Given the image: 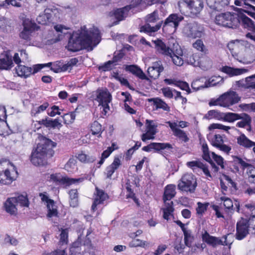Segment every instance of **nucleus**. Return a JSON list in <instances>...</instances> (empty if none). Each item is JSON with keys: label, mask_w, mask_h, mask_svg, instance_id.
Wrapping results in <instances>:
<instances>
[{"label": "nucleus", "mask_w": 255, "mask_h": 255, "mask_svg": "<svg viewBox=\"0 0 255 255\" xmlns=\"http://www.w3.org/2000/svg\"><path fill=\"white\" fill-rule=\"evenodd\" d=\"M206 2L209 7L217 11L222 10L229 4V0H206Z\"/></svg>", "instance_id": "obj_24"}, {"label": "nucleus", "mask_w": 255, "mask_h": 255, "mask_svg": "<svg viewBox=\"0 0 255 255\" xmlns=\"http://www.w3.org/2000/svg\"><path fill=\"white\" fill-rule=\"evenodd\" d=\"M174 135L177 137L180 140L184 141V142H187L189 141V138L188 137L186 132L180 129L177 130Z\"/></svg>", "instance_id": "obj_55"}, {"label": "nucleus", "mask_w": 255, "mask_h": 255, "mask_svg": "<svg viewBox=\"0 0 255 255\" xmlns=\"http://www.w3.org/2000/svg\"><path fill=\"white\" fill-rule=\"evenodd\" d=\"M237 143L246 148H250L254 146V142L250 140L247 137L242 133L237 137Z\"/></svg>", "instance_id": "obj_35"}, {"label": "nucleus", "mask_w": 255, "mask_h": 255, "mask_svg": "<svg viewBox=\"0 0 255 255\" xmlns=\"http://www.w3.org/2000/svg\"><path fill=\"white\" fill-rule=\"evenodd\" d=\"M193 46L197 50L201 51L204 54L208 53V49L206 48L202 40L201 39H197L195 42L193 44Z\"/></svg>", "instance_id": "obj_48"}, {"label": "nucleus", "mask_w": 255, "mask_h": 255, "mask_svg": "<svg viewBox=\"0 0 255 255\" xmlns=\"http://www.w3.org/2000/svg\"><path fill=\"white\" fill-rule=\"evenodd\" d=\"M237 10L239 11V13L237 14V19L239 21L238 26L241 24L245 28L248 29V30L255 32V25L253 21L241 12H245V10L241 8H237Z\"/></svg>", "instance_id": "obj_13"}, {"label": "nucleus", "mask_w": 255, "mask_h": 255, "mask_svg": "<svg viewBox=\"0 0 255 255\" xmlns=\"http://www.w3.org/2000/svg\"><path fill=\"white\" fill-rule=\"evenodd\" d=\"M121 165V160L119 157H115L113 163L108 166L106 169L105 174L106 175L107 178L111 179L112 175L115 172L120 166Z\"/></svg>", "instance_id": "obj_30"}, {"label": "nucleus", "mask_w": 255, "mask_h": 255, "mask_svg": "<svg viewBox=\"0 0 255 255\" xmlns=\"http://www.w3.org/2000/svg\"><path fill=\"white\" fill-rule=\"evenodd\" d=\"M45 12L50 18V22L51 23H56L60 21V10L56 6L53 5H49L45 9Z\"/></svg>", "instance_id": "obj_19"}, {"label": "nucleus", "mask_w": 255, "mask_h": 255, "mask_svg": "<svg viewBox=\"0 0 255 255\" xmlns=\"http://www.w3.org/2000/svg\"><path fill=\"white\" fill-rule=\"evenodd\" d=\"M18 204L21 206L28 207L29 201L27 197L21 195L17 197L8 198L4 203L5 211L11 215H15L17 212L16 206Z\"/></svg>", "instance_id": "obj_4"}, {"label": "nucleus", "mask_w": 255, "mask_h": 255, "mask_svg": "<svg viewBox=\"0 0 255 255\" xmlns=\"http://www.w3.org/2000/svg\"><path fill=\"white\" fill-rule=\"evenodd\" d=\"M212 157L218 165H220L222 169H224L225 166L224 165V159L220 156L216 154L215 152H212Z\"/></svg>", "instance_id": "obj_62"}, {"label": "nucleus", "mask_w": 255, "mask_h": 255, "mask_svg": "<svg viewBox=\"0 0 255 255\" xmlns=\"http://www.w3.org/2000/svg\"><path fill=\"white\" fill-rule=\"evenodd\" d=\"M207 61V64H204L203 60H200L199 57L196 54L188 56L187 58V63L194 67H200L204 70L210 68L212 65V61L209 58L205 59Z\"/></svg>", "instance_id": "obj_14"}, {"label": "nucleus", "mask_w": 255, "mask_h": 255, "mask_svg": "<svg viewBox=\"0 0 255 255\" xmlns=\"http://www.w3.org/2000/svg\"><path fill=\"white\" fill-rule=\"evenodd\" d=\"M56 146V143L47 138H43L37 147L32 151L30 161L35 166L44 165L48 154L52 156L54 151L52 148Z\"/></svg>", "instance_id": "obj_2"}, {"label": "nucleus", "mask_w": 255, "mask_h": 255, "mask_svg": "<svg viewBox=\"0 0 255 255\" xmlns=\"http://www.w3.org/2000/svg\"><path fill=\"white\" fill-rule=\"evenodd\" d=\"M135 7V5L130 4L122 8H117L113 12V15L117 19L113 22L114 25L118 24L119 22L124 20L128 15L129 10Z\"/></svg>", "instance_id": "obj_16"}, {"label": "nucleus", "mask_w": 255, "mask_h": 255, "mask_svg": "<svg viewBox=\"0 0 255 255\" xmlns=\"http://www.w3.org/2000/svg\"><path fill=\"white\" fill-rule=\"evenodd\" d=\"M152 123H153V121H151V120H146V124L147 125L146 132H147L151 135H154L156 134V133L157 132V131H156L157 126L154 125H152Z\"/></svg>", "instance_id": "obj_52"}, {"label": "nucleus", "mask_w": 255, "mask_h": 255, "mask_svg": "<svg viewBox=\"0 0 255 255\" xmlns=\"http://www.w3.org/2000/svg\"><path fill=\"white\" fill-rule=\"evenodd\" d=\"M183 17L176 13L171 14L163 22L162 29L163 31L168 30V27L172 29V32H175L179 26V23L183 20Z\"/></svg>", "instance_id": "obj_11"}, {"label": "nucleus", "mask_w": 255, "mask_h": 255, "mask_svg": "<svg viewBox=\"0 0 255 255\" xmlns=\"http://www.w3.org/2000/svg\"><path fill=\"white\" fill-rule=\"evenodd\" d=\"M96 100L99 102V105H101L103 108L104 114L110 110L109 104L112 100V95L107 89L98 90L97 92Z\"/></svg>", "instance_id": "obj_9"}, {"label": "nucleus", "mask_w": 255, "mask_h": 255, "mask_svg": "<svg viewBox=\"0 0 255 255\" xmlns=\"http://www.w3.org/2000/svg\"><path fill=\"white\" fill-rule=\"evenodd\" d=\"M125 70L127 71L130 72V73L135 75L136 76H137L141 80H149V79L143 72L141 69L136 65H126L125 67Z\"/></svg>", "instance_id": "obj_28"}, {"label": "nucleus", "mask_w": 255, "mask_h": 255, "mask_svg": "<svg viewBox=\"0 0 255 255\" xmlns=\"http://www.w3.org/2000/svg\"><path fill=\"white\" fill-rule=\"evenodd\" d=\"M240 118H241L240 114L233 113H223V116H222V120L230 123H232L236 120H240Z\"/></svg>", "instance_id": "obj_43"}, {"label": "nucleus", "mask_w": 255, "mask_h": 255, "mask_svg": "<svg viewBox=\"0 0 255 255\" xmlns=\"http://www.w3.org/2000/svg\"><path fill=\"white\" fill-rule=\"evenodd\" d=\"M70 206L76 207L78 205V193L77 189H71L69 192Z\"/></svg>", "instance_id": "obj_41"}, {"label": "nucleus", "mask_w": 255, "mask_h": 255, "mask_svg": "<svg viewBox=\"0 0 255 255\" xmlns=\"http://www.w3.org/2000/svg\"><path fill=\"white\" fill-rule=\"evenodd\" d=\"M49 103L44 102L42 105L39 106H33L31 110V114L32 116L35 117L37 115L44 111L49 106Z\"/></svg>", "instance_id": "obj_44"}, {"label": "nucleus", "mask_w": 255, "mask_h": 255, "mask_svg": "<svg viewBox=\"0 0 255 255\" xmlns=\"http://www.w3.org/2000/svg\"><path fill=\"white\" fill-rule=\"evenodd\" d=\"M223 143V137L219 134H215L211 140V144L216 148H218Z\"/></svg>", "instance_id": "obj_53"}, {"label": "nucleus", "mask_w": 255, "mask_h": 255, "mask_svg": "<svg viewBox=\"0 0 255 255\" xmlns=\"http://www.w3.org/2000/svg\"><path fill=\"white\" fill-rule=\"evenodd\" d=\"M247 168L248 182L252 184H255V167L249 164V166Z\"/></svg>", "instance_id": "obj_47"}, {"label": "nucleus", "mask_w": 255, "mask_h": 255, "mask_svg": "<svg viewBox=\"0 0 255 255\" xmlns=\"http://www.w3.org/2000/svg\"><path fill=\"white\" fill-rule=\"evenodd\" d=\"M75 116L76 115L75 113L72 112L64 114L63 116H62V118L63 119L65 123H66L67 121H68L69 123H73L75 119Z\"/></svg>", "instance_id": "obj_64"}, {"label": "nucleus", "mask_w": 255, "mask_h": 255, "mask_svg": "<svg viewBox=\"0 0 255 255\" xmlns=\"http://www.w3.org/2000/svg\"><path fill=\"white\" fill-rule=\"evenodd\" d=\"M237 17V14L222 13L216 16L215 22L218 25L234 29L238 27L239 21Z\"/></svg>", "instance_id": "obj_5"}, {"label": "nucleus", "mask_w": 255, "mask_h": 255, "mask_svg": "<svg viewBox=\"0 0 255 255\" xmlns=\"http://www.w3.org/2000/svg\"><path fill=\"white\" fill-rule=\"evenodd\" d=\"M164 70V67L162 66L161 62H156L152 63L151 66L148 67L147 69V73L149 76L154 79H157L160 73Z\"/></svg>", "instance_id": "obj_22"}, {"label": "nucleus", "mask_w": 255, "mask_h": 255, "mask_svg": "<svg viewBox=\"0 0 255 255\" xmlns=\"http://www.w3.org/2000/svg\"><path fill=\"white\" fill-rule=\"evenodd\" d=\"M13 66L12 56L8 52L2 53L0 58V69L9 70Z\"/></svg>", "instance_id": "obj_23"}, {"label": "nucleus", "mask_w": 255, "mask_h": 255, "mask_svg": "<svg viewBox=\"0 0 255 255\" xmlns=\"http://www.w3.org/2000/svg\"><path fill=\"white\" fill-rule=\"evenodd\" d=\"M224 80L220 76H213L209 79L208 80L205 81L204 86L202 87H210L215 86L218 84L223 83Z\"/></svg>", "instance_id": "obj_36"}, {"label": "nucleus", "mask_w": 255, "mask_h": 255, "mask_svg": "<svg viewBox=\"0 0 255 255\" xmlns=\"http://www.w3.org/2000/svg\"><path fill=\"white\" fill-rule=\"evenodd\" d=\"M174 49H175L174 50L175 52H173V53L171 54V56L169 57L172 58V61L175 65L179 66H181L183 64V60L181 57L182 56V51L180 47L174 48Z\"/></svg>", "instance_id": "obj_31"}, {"label": "nucleus", "mask_w": 255, "mask_h": 255, "mask_svg": "<svg viewBox=\"0 0 255 255\" xmlns=\"http://www.w3.org/2000/svg\"><path fill=\"white\" fill-rule=\"evenodd\" d=\"M204 79L203 78H200L199 79L196 80L194 81H193L192 83L191 87L193 89H195L196 90H199L200 89H202L204 88H205L206 87H202L204 86L203 85H201L200 83L201 82H203Z\"/></svg>", "instance_id": "obj_63"}, {"label": "nucleus", "mask_w": 255, "mask_h": 255, "mask_svg": "<svg viewBox=\"0 0 255 255\" xmlns=\"http://www.w3.org/2000/svg\"><path fill=\"white\" fill-rule=\"evenodd\" d=\"M96 189L97 196L95 199H97L100 201L101 203H103L105 200L108 198V195L103 190L99 189L97 187L96 188Z\"/></svg>", "instance_id": "obj_54"}, {"label": "nucleus", "mask_w": 255, "mask_h": 255, "mask_svg": "<svg viewBox=\"0 0 255 255\" xmlns=\"http://www.w3.org/2000/svg\"><path fill=\"white\" fill-rule=\"evenodd\" d=\"M38 123L39 125H43L47 128H59L62 126L58 119L52 120L48 117L39 121Z\"/></svg>", "instance_id": "obj_29"}, {"label": "nucleus", "mask_w": 255, "mask_h": 255, "mask_svg": "<svg viewBox=\"0 0 255 255\" xmlns=\"http://www.w3.org/2000/svg\"><path fill=\"white\" fill-rule=\"evenodd\" d=\"M46 207L48 209V213L47 214V217L51 218L57 216L58 211L57 209V206L53 200H50V202L46 204Z\"/></svg>", "instance_id": "obj_39"}, {"label": "nucleus", "mask_w": 255, "mask_h": 255, "mask_svg": "<svg viewBox=\"0 0 255 255\" xmlns=\"http://www.w3.org/2000/svg\"><path fill=\"white\" fill-rule=\"evenodd\" d=\"M202 149L203 151V158L211 164L214 172H218L219 170V167L216 165V164L211 159L210 155L209 148L206 143H203L202 146Z\"/></svg>", "instance_id": "obj_25"}, {"label": "nucleus", "mask_w": 255, "mask_h": 255, "mask_svg": "<svg viewBox=\"0 0 255 255\" xmlns=\"http://www.w3.org/2000/svg\"><path fill=\"white\" fill-rule=\"evenodd\" d=\"M233 160L232 163H233V165L234 166V168L236 170V171L239 172L240 171V169L238 166V164H240L243 170H244L248 166H249V163L246 162L244 161L241 157L237 156H232Z\"/></svg>", "instance_id": "obj_34"}, {"label": "nucleus", "mask_w": 255, "mask_h": 255, "mask_svg": "<svg viewBox=\"0 0 255 255\" xmlns=\"http://www.w3.org/2000/svg\"><path fill=\"white\" fill-rule=\"evenodd\" d=\"M197 183L196 179L192 173L184 174L179 181L178 188L179 190L193 193L195 192Z\"/></svg>", "instance_id": "obj_7"}, {"label": "nucleus", "mask_w": 255, "mask_h": 255, "mask_svg": "<svg viewBox=\"0 0 255 255\" xmlns=\"http://www.w3.org/2000/svg\"><path fill=\"white\" fill-rule=\"evenodd\" d=\"M23 29L19 33V36L23 39L29 40L31 33L36 29V24L27 19L23 21Z\"/></svg>", "instance_id": "obj_17"}, {"label": "nucleus", "mask_w": 255, "mask_h": 255, "mask_svg": "<svg viewBox=\"0 0 255 255\" xmlns=\"http://www.w3.org/2000/svg\"><path fill=\"white\" fill-rule=\"evenodd\" d=\"M100 40L101 36L98 29L88 30L85 26H83L70 36L68 44V50L73 52L83 49L92 51Z\"/></svg>", "instance_id": "obj_1"}, {"label": "nucleus", "mask_w": 255, "mask_h": 255, "mask_svg": "<svg viewBox=\"0 0 255 255\" xmlns=\"http://www.w3.org/2000/svg\"><path fill=\"white\" fill-rule=\"evenodd\" d=\"M187 165L191 168L193 170L195 169V167H198L202 170L203 172L205 174V175L207 177H210V178H212V176L210 174V172L208 168V167L206 164H203L202 162L199 161H192L188 162L187 163Z\"/></svg>", "instance_id": "obj_27"}, {"label": "nucleus", "mask_w": 255, "mask_h": 255, "mask_svg": "<svg viewBox=\"0 0 255 255\" xmlns=\"http://www.w3.org/2000/svg\"><path fill=\"white\" fill-rule=\"evenodd\" d=\"M184 236V242L186 246L190 247L193 241V237L191 236V232L190 231L185 230L183 231Z\"/></svg>", "instance_id": "obj_57"}, {"label": "nucleus", "mask_w": 255, "mask_h": 255, "mask_svg": "<svg viewBox=\"0 0 255 255\" xmlns=\"http://www.w3.org/2000/svg\"><path fill=\"white\" fill-rule=\"evenodd\" d=\"M240 120H242L241 121L239 122L237 124V127L239 128H245L247 125H250L252 123V119L251 117L246 113H242L240 114Z\"/></svg>", "instance_id": "obj_40"}, {"label": "nucleus", "mask_w": 255, "mask_h": 255, "mask_svg": "<svg viewBox=\"0 0 255 255\" xmlns=\"http://www.w3.org/2000/svg\"><path fill=\"white\" fill-rule=\"evenodd\" d=\"M246 220V224L248 227V228L249 229V231L251 232L252 233H255V217H252L249 219H245Z\"/></svg>", "instance_id": "obj_59"}, {"label": "nucleus", "mask_w": 255, "mask_h": 255, "mask_svg": "<svg viewBox=\"0 0 255 255\" xmlns=\"http://www.w3.org/2000/svg\"><path fill=\"white\" fill-rule=\"evenodd\" d=\"M51 70L55 73H60L67 70V66L61 61H57L53 63Z\"/></svg>", "instance_id": "obj_37"}, {"label": "nucleus", "mask_w": 255, "mask_h": 255, "mask_svg": "<svg viewBox=\"0 0 255 255\" xmlns=\"http://www.w3.org/2000/svg\"><path fill=\"white\" fill-rule=\"evenodd\" d=\"M224 103L222 105L224 107H229L239 102L241 100V97L236 91L230 90L229 92L222 95Z\"/></svg>", "instance_id": "obj_15"}, {"label": "nucleus", "mask_w": 255, "mask_h": 255, "mask_svg": "<svg viewBox=\"0 0 255 255\" xmlns=\"http://www.w3.org/2000/svg\"><path fill=\"white\" fill-rule=\"evenodd\" d=\"M50 18L47 16L46 13L44 11L43 13L40 14L36 18L37 22L40 24L45 25L51 23L50 22Z\"/></svg>", "instance_id": "obj_50"}, {"label": "nucleus", "mask_w": 255, "mask_h": 255, "mask_svg": "<svg viewBox=\"0 0 255 255\" xmlns=\"http://www.w3.org/2000/svg\"><path fill=\"white\" fill-rule=\"evenodd\" d=\"M185 31L189 37L196 38L202 36L204 29L201 24L194 21L188 24Z\"/></svg>", "instance_id": "obj_12"}, {"label": "nucleus", "mask_w": 255, "mask_h": 255, "mask_svg": "<svg viewBox=\"0 0 255 255\" xmlns=\"http://www.w3.org/2000/svg\"><path fill=\"white\" fill-rule=\"evenodd\" d=\"M223 113H221L217 110H210L208 112L205 116V118L207 119H211L213 118L217 120H222Z\"/></svg>", "instance_id": "obj_46"}, {"label": "nucleus", "mask_w": 255, "mask_h": 255, "mask_svg": "<svg viewBox=\"0 0 255 255\" xmlns=\"http://www.w3.org/2000/svg\"><path fill=\"white\" fill-rule=\"evenodd\" d=\"M15 72L18 76L27 78L31 74H34V66L33 68L24 65H18L15 68Z\"/></svg>", "instance_id": "obj_26"}, {"label": "nucleus", "mask_w": 255, "mask_h": 255, "mask_svg": "<svg viewBox=\"0 0 255 255\" xmlns=\"http://www.w3.org/2000/svg\"><path fill=\"white\" fill-rule=\"evenodd\" d=\"M247 83L246 80H241L236 81L235 84L233 85L232 89L235 91H240L241 88L246 89Z\"/></svg>", "instance_id": "obj_56"}, {"label": "nucleus", "mask_w": 255, "mask_h": 255, "mask_svg": "<svg viewBox=\"0 0 255 255\" xmlns=\"http://www.w3.org/2000/svg\"><path fill=\"white\" fill-rule=\"evenodd\" d=\"M51 179L54 181L59 182L61 184L66 186H70L72 184L82 182L85 180V178H71L67 177H60L54 175H51Z\"/></svg>", "instance_id": "obj_20"}, {"label": "nucleus", "mask_w": 255, "mask_h": 255, "mask_svg": "<svg viewBox=\"0 0 255 255\" xmlns=\"http://www.w3.org/2000/svg\"><path fill=\"white\" fill-rule=\"evenodd\" d=\"M114 66H115V65L111 60H109L105 63L103 65L99 66V70L104 72L112 70Z\"/></svg>", "instance_id": "obj_61"}, {"label": "nucleus", "mask_w": 255, "mask_h": 255, "mask_svg": "<svg viewBox=\"0 0 255 255\" xmlns=\"http://www.w3.org/2000/svg\"><path fill=\"white\" fill-rule=\"evenodd\" d=\"M246 219L242 218L237 224L236 238L237 240H241L245 238L249 233V229L246 223Z\"/></svg>", "instance_id": "obj_18"}, {"label": "nucleus", "mask_w": 255, "mask_h": 255, "mask_svg": "<svg viewBox=\"0 0 255 255\" xmlns=\"http://www.w3.org/2000/svg\"><path fill=\"white\" fill-rule=\"evenodd\" d=\"M158 12L157 10L147 14L145 17L146 23L140 28L141 32H144L151 35L152 33L157 31L163 24V20H160Z\"/></svg>", "instance_id": "obj_3"}, {"label": "nucleus", "mask_w": 255, "mask_h": 255, "mask_svg": "<svg viewBox=\"0 0 255 255\" xmlns=\"http://www.w3.org/2000/svg\"><path fill=\"white\" fill-rule=\"evenodd\" d=\"M77 158L81 162L85 163H91L94 162L96 157L93 156H90L85 153H81L78 154Z\"/></svg>", "instance_id": "obj_49"}, {"label": "nucleus", "mask_w": 255, "mask_h": 255, "mask_svg": "<svg viewBox=\"0 0 255 255\" xmlns=\"http://www.w3.org/2000/svg\"><path fill=\"white\" fill-rule=\"evenodd\" d=\"M150 101L153 102V105L155 106L156 109H162L164 111L167 112L170 111V108L161 99L159 98L151 99Z\"/></svg>", "instance_id": "obj_42"}, {"label": "nucleus", "mask_w": 255, "mask_h": 255, "mask_svg": "<svg viewBox=\"0 0 255 255\" xmlns=\"http://www.w3.org/2000/svg\"><path fill=\"white\" fill-rule=\"evenodd\" d=\"M176 194L175 186L173 185H168L166 186L163 196V201H170Z\"/></svg>", "instance_id": "obj_33"}, {"label": "nucleus", "mask_w": 255, "mask_h": 255, "mask_svg": "<svg viewBox=\"0 0 255 255\" xmlns=\"http://www.w3.org/2000/svg\"><path fill=\"white\" fill-rule=\"evenodd\" d=\"M0 28L6 32L10 31L12 29L10 20L4 17H0Z\"/></svg>", "instance_id": "obj_45"}, {"label": "nucleus", "mask_w": 255, "mask_h": 255, "mask_svg": "<svg viewBox=\"0 0 255 255\" xmlns=\"http://www.w3.org/2000/svg\"><path fill=\"white\" fill-rule=\"evenodd\" d=\"M232 236V235L231 234H228L222 237L223 240H221L219 238L210 235L207 231H205V233L202 234V238L203 241L207 244L213 247H216L218 245L227 246L230 244L231 243L228 242V238Z\"/></svg>", "instance_id": "obj_10"}, {"label": "nucleus", "mask_w": 255, "mask_h": 255, "mask_svg": "<svg viewBox=\"0 0 255 255\" xmlns=\"http://www.w3.org/2000/svg\"><path fill=\"white\" fill-rule=\"evenodd\" d=\"M185 2L193 16L198 14L203 7V2L202 0H185Z\"/></svg>", "instance_id": "obj_21"}, {"label": "nucleus", "mask_w": 255, "mask_h": 255, "mask_svg": "<svg viewBox=\"0 0 255 255\" xmlns=\"http://www.w3.org/2000/svg\"><path fill=\"white\" fill-rule=\"evenodd\" d=\"M13 180L10 176L9 170L6 169L4 172L0 171V183L3 184H9Z\"/></svg>", "instance_id": "obj_38"}, {"label": "nucleus", "mask_w": 255, "mask_h": 255, "mask_svg": "<svg viewBox=\"0 0 255 255\" xmlns=\"http://www.w3.org/2000/svg\"><path fill=\"white\" fill-rule=\"evenodd\" d=\"M91 128L92 134L96 135L99 134V136H101V134L102 132V126L100 124H99L97 121H95L92 124Z\"/></svg>", "instance_id": "obj_51"}, {"label": "nucleus", "mask_w": 255, "mask_h": 255, "mask_svg": "<svg viewBox=\"0 0 255 255\" xmlns=\"http://www.w3.org/2000/svg\"><path fill=\"white\" fill-rule=\"evenodd\" d=\"M172 149V145L169 143L151 142L147 145L143 146L142 150L146 152H150L153 150L154 152L160 153L164 156L166 154L165 152H171Z\"/></svg>", "instance_id": "obj_8"}, {"label": "nucleus", "mask_w": 255, "mask_h": 255, "mask_svg": "<svg viewBox=\"0 0 255 255\" xmlns=\"http://www.w3.org/2000/svg\"><path fill=\"white\" fill-rule=\"evenodd\" d=\"M152 42L154 44V48L157 53L167 57L171 56L173 52H175L174 48L179 47L178 44L173 39L169 42L168 45L159 39L152 40Z\"/></svg>", "instance_id": "obj_6"}, {"label": "nucleus", "mask_w": 255, "mask_h": 255, "mask_svg": "<svg viewBox=\"0 0 255 255\" xmlns=\"http://www.w3.org/2000/svg\"><path fill=\"white\" fill-rule=\"evenodd\" d=\"M208 128L209 130H212L213 129H220L226 131H228V130L231 128L235 129L234 127L231 128L230 127L226 126L220 124H212L210 125Z\"/></svg>", "instance_id": "obj_58"}, {"label": "nucleus", "mask_w": 255, "mask_h": 255, "mask_svg": "<svg viewBox=\"0 0 255 255\" xmlns=\"http://www.w3.org/2000/svg\"><path fill=\"white\" fill-rule=\"evenodd\" d=\"M76 160L73 158H71L69 159L68 161L65 165V168L68 171L72 172V170H73L76 168Z\"/></svg>", "instance_id": "obj_60"}, {"label": "nucleus", "mask_w": 255, "mask_h": 255, "mask_svg": "<svg viewBox=\"0 0 255 255\" xmlns=\"http://www.w3.org/2000/svg\"><path fill=\"white\" fill-rule=\"evenodd\" d=\"M222 71L223 72L233 76L239 75L246 73L248 71V70L245 68H234L228 66H224L223 67Z\"/></svg>", "instance_id": "obj_32"}]
</instances>
